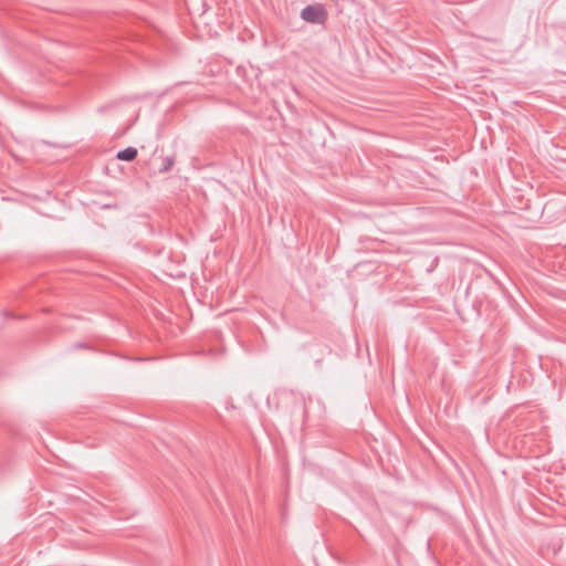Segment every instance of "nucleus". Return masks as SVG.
<instances>
[{"label":"nucleus","mask_w":566,"mask_h":566,"mask_svg":"<svg viewBox=\"0 0 566 566\" xmlns=\"http://www.w3.org/2000/svg\"><path fill=\"white\" fill-rule=\"evenodd\" d=\"M137 149L135 147H127L117 153L116 158L124 161H132L137 157Z\"/></svg>","instance_id":"obj_2"},{"label":"nucleus","mask_w":566,"mask_h":566,"mask_svg":"<svg viewBox=\"0 0 566 566\" xmlns=\"http://www.w3.org/2000/svg\"><path fill=\"white\" fill-rule=\"evenodd\" d=\"M74 348H88V345L85 343H77L74 345Z\"/></svg>","instance_id":"obj_4"},{"label":"nucleus","mask_w":566,"mask_h":566,"mask_svg":"<svg viewBox=\"0 0 566 566\" xmlns=\"http://www.w3.org/2000/svg\"><path fill=\"white\" fill-rule=\"evenodd\" d=\"M301 18L310 23L323 24L327 20V11L321 4H308L301 10Z\"/></svg>","instance_id":"obj_1"},{"label":"nucleus","mask_w":566,"mask_h":566,"mask_svg":"<svg viewBox=\"0 0 566 566\" xmlns=\"http://www.w3.org/2000/svg\"><path fill=\"white\" fill-rule=\"evenodd\" d=\"M175 161H176L175 156H166V157H164L163 158V165L159 168V172L160 174L168 172L172 168Z\"/></svg>","instance_id":"obj_3"}]
</instances>
